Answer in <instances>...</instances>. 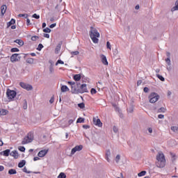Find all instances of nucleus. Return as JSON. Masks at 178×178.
<instances>
[{"instance_id": "e2e57ef3", "label": "nucleus", "mask_w": 178, "mask_h": 178, "mask_svg": "<svg viewBox=\"0 0 178 178\" xmlns=\"http://www.w3.org/2000/svg\"><path fill=\"white\" fill-rule=\"evenodd\" d=\"M24 109H27V102H25L24 105L23 106Z\"/></svg>"}, {"instance_id": "6ab92c4d", "label": "nucleus", "mask_w": 178, "mask_h": 178, "mask_svg": "<svg viewBox=\"0 0 178 178\" xmlns=\"http://www.w3.org/2000/svg\"><path fill=\"white\" fill-rule=\"evenodd\" d=\"M81 79V75H80V74H75L74 76V80H75V81H80Z\"/></svg>"}, {"instance_id": "0eeeda50", "label": "nucleus", "mask_w": 178, "mask_h": 178, "mask_svg": "<svg viewBox=\"0 0 178 178\" xmlns=\"http://www.w3.org/2000/svg\"><path fill=\"white\" fill-rule=\"evenodd\" d=\"M19 86H20V87H22V88H24V90H26L27 91H31V90H33V86L31 85L25 83L24 82H20Z\"/></svg>"}, {"instance_id": "c756f323", "label": "nucleus", "mask_w": 178, "mask_h": 178, "mask_svg": "<svg viewBox=\"0 0 178 178\" xmlns=\"http://www.w3.org/2000/svg\"><path fill=\"white\" fill-rule=\"evenodd\" d=\"M58 178H66V175L65 172H60L58 176Z\"/></svg>"}, {"instance_id": "4468645a", "label": "nucleus", "mask_w": 178, "mask_h": 178, "mask_svg": "<svg viewBox=\"0 0 178 178\" xmlns=\"http://www.w3.org/2000/svg\"><path fill=\"white\" fill-rule=\"evenodd\" d=\"M101 59H102V62L103 64H104L105 65H108V60L106 59V56H105V55L102 54L100 56Z\"/></svg>"}, {"instance_id": "c9c22d12", "label": "nucleus", "mask_w": 178, "mask_h": 178, "mask_svg": "<svg viewBox=\"0 0 178 178\" xmlns=\"http://www.w3.org/2000/svg\"><path fill=\"white\" fill-rule=\"evenodd\" d=\"M15 23H16V20H15L14 19H12L8 22V26H12V24H15Z\"/></svg>"}, {"instance_id": "2eb2a0df", "label": "nucleus", "mask_w": 178, "mask_h": 178, "mask_svg": "<svg viewBox=\"0 0 178 178\" xmlns=\"http://www.w3.org/2000/svg\"><path fill=\"white\" fill-rule=\"evenodd\" d=\"M6 9H8V7L6 6V5L1 6V10L2 16H3V15H5V13H6Z\"/></svg>"}, {"instance_id": "cd10ccee", "label": "nucleus", "mask_w": 178, "mask_h": 178, "mask_svg": "<svg viewBox=\"0 0 178 178\" xmlns=\"http://www.w3.org/2000/svg\"><path fill=\"white\" fill-rule=\"evenodd\" d=\"M70 54H72L71 58H73V56L79 55V54H80V51H71Z\"/></svg>"}, {"instance_id": "ddd939ff", "label": "nucleus", "mask_w": 178, "mask_h": 178, "mask_svg": "<svg viewBox=\"0 0 178 178\" xmlns=\"http://www.w3.org/2000/svg\"><path fill=\"white\" fill-rule=\"evenodd\" d=\"M10 156H13L15 159H17L19 158V153L17 151L14 150L10 153Z\"/></svg>"}, {"instance_id": "b1692460", "label": "nucleus", "mask_w": 178, "mask_h": 178, "mask_svg": "<svg viewBox=\"0 0 178 178\" xmlns=\"http://www.w3.org/2000/svg\"><path fill=\"white\" fill-rule=\"evenodd\" d=\"M24 165H26V161L22 160V161H20L18 163V168H23V166H24Z\"/></svg>"}, {"instance_id": "393cba45", "label": "nucleus", "mask_w": 178, "mask_h": 178, "mask_svg": "<svg viewBox=\"0 0 178 178\" xmlns=\"http://www.w3.org/2000/svg\"><path fill=\"white\" fill-rule=\"evenodd\" d=\"M145 175H147V171L143 170V171H141L140 172H139L138 174V177H143V176H145Z\"/></svg>"}, {"instance_id": "473e14b6", "label": "nucleus", "mask_w": 178, "mask_h": 178, "mask_svg": "<svg viewBox=\"0 0 178 178\" xmlns=\"http://www.w3.org/2000/svg\"><path fill=\"white\" fill-rule=\"evenodd\" d=\"M78 106L81 109H84V108H86V105L84 104V103L78 104Z\"/></svg>"}, {"instance_id": "c85d7f7f", "label": "nucleus", "mask_w": 178, "mask_h": 178, "mask_svg": "<svg viewBox=\"0 0 178 178\" xmlns=\"http://www.w3.org/2000/svg\"><path fill=\"white\" fill-rule=\"evenodd\" d=\"M85 119L83 118H79L76 120V123H84Z\"/></svg>"}, {"instance_id": "aec40b11", "label": "nucleus", "mask_w": 178, "mask_h": 178, "mask_svg": "<svg viewBox=\"0 0 178 178\" xmlns=\"http://www.w3.org/2000/svg\"><path fill=\"white\" fill-rule=\"evenodd\" d=\"M10 153V149H6L3 152V155L4 156H9V154Z\"/></svg>"}, {"instance_id": "bb28decb", "label": "nucleus", "mask_w": 178, "mask_h": 178, "mask_svg": "<svg viewBox=\"0 0 178 178\" xmlns=\"http://www.w3.org/2000/svg\"><path fill=\"white\" fill-rule=\"evenodd\" d=\"M178 10V0L175 2V6L172 8V11Z\"/></svg>"}, {"instance_id": "79ce46f5", "label": "nucleus", "mask_w": 178, "mask_h": 178, "mask_svg": "<svg viewBox=\"0 0 178 178\" xmlns=\"http://www.w3.org/2000/svg\"><path fill=\"white\" fill-rule=\"evenodd\" d=\"M106 47H107L108 49H110V50L112 49V46L111 45V42H107Z\"/></svg>"}, {"instance_id": "ea45409f", "label": "nucleus", "mask_w": 178, "mask_h": 178, "mask_svg": "<svg viewBox=\"0 0 178 178\" xmlns=\"http://www.w3.org/2000/svg\"><path fill=\"white\" fill-rule=\"evenodd\" d=\"M113 130L114 133H115V134H118L119 131V129H118V127H116V126H114L113 127Z\"/></svg>"}, {"instance_id": "f257e3e1", "label": "nucleus", "mask_w": 178, "mask_h": 178, "mask_svg": "<svg viewBox=\"0 0 178 178\" xmlns=\"http://www.w3.org/2000/svg\"><path fill=\"white\" fill-rule=\"evenodd\" d=\"M156 163L157 168H165L166 165V159H165V154L162 152H159L156 155Z\"/></svg>"}, {"instance_id": "72a5a7b5", "label": "nucleus", "mask_w": 178, "mask_h": 178, "mask_svg": "<svg viewBox=\"0 0 178 178\" xmlns=\"http://www.w3.org/2000/svg\"><path fill=\"white\" fill-rule=\"evenodd\" d=\"M18 17H24L25 19H27V17H29V15H27V14H19V15H18Z\"/></svg>"}, {"instance_id": "de8ad7c7", "label": "nucleus", "mask_w": 178, "mask_h": 178, "mask_svg": "<svg viewBox=\"0 0 178 178\" xmlns=\"http://www.w3.org/2000/svg\"><path fill=\"white\" fill-rule=\"evenodd\" d=\"M11 52H19V49L15 47L11 49Z\"/></svg>"}, {"instance_id": "7ed1b4c3", "label": "nucleus", "mask_w": 178, "mask_h": 178, "mask_svg": "<svg viewBox=\"0 0 178 178\" xmlns=\"http://www.w3.org/2000/svg\"><path fill=\"white\" fill-rule=\"evenodd\" d=\"M34 140V134L33 132H29L26 136L23 139L22 144V145H25V144H29V143H33Z\"/></svg>"}, {"instance_id": "39448f33", "label": "nucleus", "mask_w": 178, "mask_h": 178, "mask_svg": "<svg viewBox=\"0 0 178 178\" xmlns=\"http://www.w3.org/2000/svg\"><path fill=\"white\" fill-rule=\"evenodd\" d=\"M83 92H88L87 84H82L79 89H74V94H83Z\"/></svg>"}, {"instance_id": "1a4fd4ad", "label": "nucleus", "mask_w": 178, "mask_h": 178, "mask_svg": "<svg viewBox=\"0 0 178 178\" xmlns=\"http://www.w3.org/2000/svg\"><path fill=\"white\" fill-rule=\"evenodd\" d=\"M83 149V145H77L72 149L71 155H74L77 151H81Z\"/></svg>"}, {"instance_id": "9b49d317", "label": "nucleus", "mask_w": 178, "mask_h": 178, "mask_svg": "<svg viewBox=\"0 0 178 178\" xmlns=\"http://www.w3.org/2000/svg\"><path fill=\"white\" fill-rule=\"evenodd\" d=\"M47 154L48 149H43L38 152V156H39V158H44V156H45V155Z\"/></svg>"}, {"instance_id": "58836bf2", "label": "nucleus", "mask_w": 178, "mask_h": 178, "mask_svg": "<svg viewBox=\"0 0 178 178\" xmlns=\"http://www.w3.org/2000/svg\"><path fill=\"white\" fill-rule=\"evenodd\" d=\"M42 48H44V46L42 45V44H39L38 46V51H41V49H42Z\"/></svg>"}, {"instance_id": "052dcab7", "label": "nucleus", "mask_w": 178, "mask_h": 178, "mask_svg": "<svg viewBox=\"0 0 178 178\" xmlns=\"http://www.w3.org/2000/svg\"><path fill=\"white\" fill-rule=\"evenodd\" d=\"M134 109H133V107H130L129 109H128V112H129V113H131L133 112Z\"/></svg>"}, {"instance_id": "8fccbe9b", "label": "nucleus", "mask_w": 178, "mask_h": 178, "mask_svg": "<svg viewBox=\"0 0 178 178\" xmlns=\"http://www.w3.org/2000/svg\"><path fill=\"white\" fill-rule=\"evenodd\" d=\"M23 172H24V173H31V171H28L26 167L24 168Z\"/></svg>"}, {"instance_id": "f3484780", "label": "nucleus", "mask_w": 178, "mask_h": 178, "mask_svg": "<svg viewBox=\"0 0 178 178\" xmlns=\"http://www.w3.org/2000/svg\"><path fill=\"white\" fill-rule=\"evenodd\" d=\"M110 157H111V150H107L106 152V159L108 162H111V159H109Z\"/></svg>"}, {"instance_id": "f704fd0d", "label": "nucleus", "mask_w": 178, "mask_h": 178, "mask_svg": "<svg viewBox=\"0 0 178 178\" xmlns=\"http://www.w3.org/2000/svg\"><path fill=\"white\" fill-rule=\"evenodd\" d=\"M156 76L158 77V79H159V80H161V81H165V78L160 75V74H156Z\"/></svg>"}, {"instance_id": "6e6552de", "label": "nucleus", "mask_w": 178, "mask_h": 178, "mask_svg": "<svg viewBox=\"0 0 178 178\" xmlns=\"http://www.w3.org/2000/svg\"><path fill=\"white\" fill-rule=\"evenodd\" d=\"M21 58L22 57L19 56V54H14L10 57V62H12L13 63L15 62H19Z\"/></svg>"}, {"instance_id": "4be33fe9", "label": "nucleus", "mask_w": 178, "mask_h": 178, "mask_svg": "<svg viewBox=\"0 0 178 178\" xmlns=\"http://www.w3.org/2000/svg\"><path fill=\"white\" fill-rule=\"evenodd\" d=\"M62 45L60 44H58L56 49H55V52L56 54H59V51H60V48H61Z\"/></svg>"}, {"instance_id": "7c9ffc66", "label": "nucleus", "mask_w": 178, "mask_h": 178, "mask_svg": "<svg viewBox=\"0 0 178 178\" xmlns=\"http://www.w3.org/2000/svg\"><path fill=\"white\" fill-rule=\"evenodd\" d=\"M58 65H65V62L62 61V60H58L56 63V66H58Z\"/></svg>"}, {"instance_id": "69168bd1", "label": "nucleus", "mask_w": 178, "mask_h": 178, "mask_svg": "<svg viewBox=\"0 0 178 178\" xmlns=\"http://www.w3.org/2000/svg\"><path fill=\"white\" fill-rule=\"evenodd\" d=\"M33 161H40V157H38V156H35V157H34L33 158Z\"/></svg>"}, {"instance_id": "a19ab883", "label": "nucleus", "mask_w": 178, "mask_h": 178, "mask_svg": "<svg viewBox=\"0 0 178 178\" xmlns=\"http://www.w3.org/2000/svg\"><path fill=\"white\" fill-rule=\"evenodd\" d=\"M165 62H166V63L168 65V66H170V65H171V63H170V58H167L165 59Z\"/></svg>"}, {"instance_id": "3c124183", "label": "nucleus", "mask_w": 178, "mask_h": 178, "mask_svg": "<svg viewBox=\"0 0 178 178\" xmlns=\"http://www.w3.org/2000/svg\"><path fill=\"white\" fill-rule=\"evenodd\" d=\"M91 94H97V90L92 88L90 90Z\"/></svg>"}, {"instance_id": "6e6d98bb", "label": "nucleus", "mask_w": 178, "mask_h": 178, "mask_svg": "<svg viewBox=\"0 0 178 178\" xmlns=\"http://www.w3.org/2000/svg\"><path fill=\"white\" fill-rule=\"evenodd\" d=\"M83 129H90V125H86V124H84V125H83Z\"/></svg>"}, {"instance_id": "c03bdc74", "label": "nucleus", "mask_w": 178, "mask_h": 178, "mask_svg": "<svg viewBox=\"0 0 178 178\" xmlns=\"http://www.w3.org/2000/svg\"><path fill=\"white\" fill-rule=\"evenodd\" d=\"M27 63H34V60L33 58H29L27 60H26Z\"/></svg>"}, {"instance_id": "09e8293b", "label": "nucleus", "mask_w": 178, "mask_h": 178, "mask_svg": "<svg viewBox=\"0 0 178 178\" xmlns=\"http://www.w3.org/2000/svg\"><path fill=\"white\" fill-rule=\"evenodd\" d=\"M171 155H172V161H176V154H171Z\"/></svg>"}, {"instance_id": "f8f14e48", "label": "nucleus", "mask_w": 178, "mask_h": 178, "mask_svg": "<svg viewBox=\"0 0 178 178\" xmlns=\"http://www.w3.org/2000/svg\"><path fill=\"white\" fill-rule=\"evenodd\" d=\"M68 84L71 86L72 93L74 94V90H77V88H76V83L73 81H68Z\"/></svg>"}, {"instance_id": "dca6fc26", "label": "nucleus", "mask_w": 178, "mask_h": 178, "mask_svg": "<svg viewBox=\"0 0 178 178\" xmlns=\"http://www.w3.org/2000/svg\"><path fill=\"white\" fill-rule=\"evenodd\" d=\"M14 42H15L16 44H18V45H19L20 47H23V45H24V42H23V40L20 39L15 40Z\"/></svg>"}, {"instance_id": "20e7f679", "label": "nucleus", "mask_w": 178, "mask_h": 178, "mask_svg": "<svg viewBox=\"0 0 178 178\" xmlns=\"http://www.w3.org/2000/svg\"><path fill=\"white\" fill-rule=\"evenodd\" d=\"M159 99V95L156 92H152L149 96L150 104H155Z\"/></svg>"}, {"instance_id": "f03ea898", "label": "nucleus", "mask_w": 178, "mask_h": 178, "mask_svg": "<svg viewBox=\"0 0 178 178\" xmlns=\"http://www.w3.org/2000/svg\"><path fill=\"white\" fill-rule=\"evenodd\" d=\"M89 35L94 44H98L99 40V32H98V30L95 29V27L91 26L90 31H89Z\"/></svg>"}, {"instance_id": "2f4dec72", "label": "nucleus", "mask_w": 178, "mask_h": 178, "mask_svg": "<svg viewBox=\"0 0 178 178\" xmlns=\"http://www.w3.org/2000/svg\"><path fill=\"white\" fill-rule=\"evenodd\" d=\"M49 70L50 73H54L55 72V70L54 69V65H49Z\"/></svg>"}, {"instance_id": "423d86ee", "label": "nucleus", "mask_w": 178, "mask_h": 178, "mask_svg": "<svg viewBox=\"0 0 178 178\" xmlns=\"http://www.w3.org/2000/svg\"><path fill=\"white\" fill-rule=\"evenodd\" d=\"M17 94V93L16 92V91L12 90L9 88H8L6 90V95L8 99H13L16 97Z\"/></svg>"}, {"instance_id": "680f3d73", "label": "nucleus", "mask_w": 178, "mask_h": 178, "mask_svg": "<svg viewBox=\"0 0 178 178\" xmlns=\"http://www.w3.org/2000/svg\"><path fill=\"white\" fill-rule=\"evenodd\" d=\"M142 83H143V81L139 80V81H138V82H137V86H141Z\"/></svg>"}, {"instance_id": "412c9836", "label": "nucleus", "mask_w": 178, "mask_h": 178, "mask_svg": "<svg viewBox=\"0 0 178 178\" xmlns=\"http://www.w3.org/2000/svg\"><path fill=\"white\" fill-rule=\"evenodd\" d=\"M157 112L158 113H165V112H166V108H165L164 107H161L158 109Z\"/></svg>"}, {"instance_id": "49530a36", "label": "nucleus", "mask_w": 178, "mask_h": 178, "mask_svg": "<svg viewBox=\"0 0 178 178\" xmlns=\"http://www.w3.org/2000/svg\"><path fill=\"white\" fill-rule=\"evenodd\" d=\"M32 17H33L34 19H40V15L35 13L32 15Z\"/></svg>"}, {"instance_id": "4d7b16f0", "label": "nucleus", "mask_w": 178, "mask_h": 178, "mask_svg": "<svg viewBox=\"0 0 178 178\" xmlns=\"http://www.w3.org/2000/svg\"><path fill=\"white\" fill-rule=\"evenodd\" d=\"M159 119H163V118H165V115L160 114L158 115Z\"/></svg>"}, {"instance_id": "bf43d9fd", "label": "nucleus", "mask_w": 178, "mask_h": 178, "mask_svg": "<svg viewBox=\"0 0 178 178\" xmlns=\"http://www.w3.org/2000/svg\"><path fill=\"white\" fill-rule=\"evenodd\" d=\"M50 29H54V27H56V24H52L49 26Z\"/></svg>"}, {"instance_id": "13d9d810", "label": "nucleus", "mask_w": 178, "mask_h": 178, "mask_svg": "<svg viewBox=\"0 0 178 178\" xmlns=\"http://www.w3.org/2000/svg\"><path fill=\"white\" fill-rule=\"evenodd\" d=\"M143 91H144V92H148V91H149V89L148 88L145 87V88H144Z\"/></svg>"}, {"instance_id": "0e129e2a", "label": "nucleus", "mask_w": 178, "mask_h": 178, "mask_svg": "<svg viewBox=\"0 0 178 178\" xmlns=\"http://www.w3.org/2000/svg\"><path fill=\"white\" fill-rule=\"evenodd\" d=\"M44 37L45 38H49V34H48V33H44Z\"/></svg>"}, {"instance_id": "a878e982", "label": "nucleus", "mask_w": 178, "mask_h": 178, "mask_svg": "<svg viewBox=\"0 0 178 178\" xmlns=\"http://www.w3.org/2000/svg\"><path fill=\"white\" fill-rule=\"evenodd\" d=\"M16 173H17V172L15 169H10L8 170V174L9 175H16Z\"/></svg>"}, {"instance_id": "5fc2aeb1", "label": "nucleus", "mask_w": 178, "mask_h": 178, "mask_svg": "<svg viewBox=\"0 0 178 178\" xmlns=\"http://www.w3.org/2000/svg\"><path fill=\"white\" fill-rule=\"evenodd\" d=\"M26 24L27 26H30V24H31V23L30 22V19L29 18L26 19Z\"/></svg>"}, {"instance_id": "37998d69", "label": "nucleus", "mask_w": 178, "mask_h": 178, "mask_svg": "<svg viewBox=\"0 0 178 178\" xmlns=\"http://www.w3.org/2000/svg\"><path fill=\"white\" fill-rule=\"evenodd\" d=\"M18 149L21 151V152H24V151H26V148L23 146L19 147Z\"/></svg>"}, {"instance_id": "a211bd4d", "label": "nucleus", "mask_w": 178, "mask_h": 178, "mask_svg": "<svg viewBox=\"0 0 178 178\" xmlns=\"http://www.w3.org/2000/svg\"><path fill=\"white\" fill-rule=\"evenodd\" d=\"M67 91H69V88L67 87V86L63 85L61 86V92H67Z\"/></svg>"}, {"instance_id": "e433bc0d", "label": "nucleus", "mask_w": 178, "mask_h": 178, "mask_svg": "<svg viewBox=\"0 0 178 178\" xmlns=\"http://www.w3.org/2000/svg\"><path fill=\"white\" fill-rule=\"evenodd\" d=\"M120 161V155L118 154L115 157V162L116 163H119V161Z\"/></svg>"}, {"instance_id": "9d476101", "label": "nucleus", "mask_w": 178, "mask_h": 178, "mask_svg": "<svg viewBox=\"0 0 178 178\" xmlns=\"http://www.w3.org/2000/svg\"><path fill=\"white\" fill-rule=\"evenodd\" d=\"M93 124L97 126V127H102V122L101 120L97 118H93Z\"/></svg>"}, {"instance_id": "864d4df0", "label": "nucleus", "mask_w": 178, "mask_h": 178, "mask_svg": "<svg viewBox=\"0 0 178 178\" xmlns=\"http://www.w3.org/2000/svg\"><path fill=\"white\" fill-rule=\"evenodd\" d=\"M147 131H148V132H149L150 134H152L153 130H152V127L147 128Z\"/></svg>"}, {"instance_id": "4c0bfd02", "label": "nucleus", "mask_w": 178, "mask_h": 178, "mask_svg": "<svg viewBox=\"0 0 178 178\" xmlns=\"http://www.w3.org/2000/svg\"><path fill=\"white\" fill-rule=\"evenodd\" d=\"M171 130L174 131L175 133L178 131V127H171Z\"/></svg>"}, {"instance_id": "338daca9", "label": "nucleus", "mask_w": 178, "mask_h": 178, "mask_svg": "<svg viewBox=\"0 0 178 178\" xmlns=\"http://www.w3.org/2000/svg\"><path fill=\"white\" fill-rule=\"evenodd\" d=\"M54 97H51L49 100L50 104H54Z\"/></svg>"}, {"instance_id": "603ef678", "label": "nucleus", "mask_w": 178, "mask_h": 178, "mask_svg": "<svg viewBox=\"0 0 178 178\" xmlns=\"http://www.w3.org/2000/svg\"><path fill=\"white\" fill-rule=\"evenodd\" d=\"M37 39H38V36H32L31 37L32 41H37Z\"/></svg>"}, {"instance_id": "a18cd8bd", "label": "nucleus", "mask_w": 178, "mask_h": 178, "mask_svg": "<svg viewBox=\"0 0 178 178\" xmlns=\"http://www.w3.org/2000/svg\"><path fill=\"white\" fill-rule=\"evenodd\" d=\"M44 33H50L51 32V29L49 28H45L44 29H43Z\"/></svg>"}, {"instance_id": "5701e85b", "label": "nucleus", "mask_w": 178, "mask_h": 178, "mask_svg": "<svg viewBox=\"0 0 178 178\" xmlns=\"http://www.w3.org/2000/svg\"><path fill=\"white\" fill-rule=\"evenodd\" d=\"M8 113V111L5 109L0 110V116H5Z\"/></svg>"}, {"instance_id": "774afa93", "label": "nucleus", "mask_w": 178, "mask_h": 178, "mask_svg": "<svg viewBox=\"0 0 178 178\" xmlns=\"http://www.w3.org/2000/svg\"><path fill=\"white\" fill-rule=\"evenodd\" d=\"M74 122V120H70L68 121V123H69V124H72V123H73Z\"/></svg>"}]
</instances>
